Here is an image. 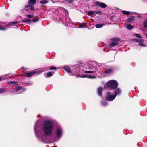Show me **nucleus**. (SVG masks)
<instances>
[{
    "label": "nucleus",
    "instance_id": "f257e3e1",
    "mask_svg": "<svg viewBox=\"0 0 147 147\" xmlns=\"http://www.w3.org/2000/svg\"><path fill=\"white\" fill-rule=\"evenodd\" d=\"M54 125L51 121L46 120L43 123L38 120L34 127L35 132L37 138L40 140L44 141L47 140L51 142H55L62 136L63 131L59 126L56 127L54 132Z\"/></svg>",
    "mask_w": 147,
    "mask_h": 147
},
{
    "label": "nucleus",
    "instance_id": "f03ea898",
    "mask_svg": "<svg viewBox=\"0 0 147 147\" xmlns=\"http://www.w3.org/2000/svg\"><path fill=\"white\" fill-rule=\"evenodd\" d=\"M109 89L113 90L117 88L118 85L117 82L115 80H111L105 85Z\"/></svg>",
    "mask_w": 147,
    "mask_h": 147
},
{
    "label": "nucleus",
    "instance_id": "7ed1b4c3",
    "mask_svg": "<svg viewBox=\"0 0 147 147\" xmlns=\"http://www.w3.org/2000/svg\"><path fill=\"white\" fill-rule=\"evenodd\" d=\"M49 69L48 68H42L40 70L38 71H32L30 72H26L25 73V74H26L27 77H30L36 74H39L43 72L48 70Z\"/></svg>",
    "mask_w": 147,
    "mask_h": 147
},
{
    "label": "nucleus",
    "instance_id": "20e7f679",
    "mask_svg": "<svg viewBox=\"0 0 147 147\" xmlns=\"http://www.w3.org/2000/svg\"><path fill=\"white\" fill-rule=\"evenodd\" d=\"M94 64L96 65V67H94L93 65H91L89 66L88 68L89 70L92 71H84L85 73H93L94 72H96L95 70L98 68V67L99 66V65L97 64V63L94 62Z\"/></svg>",
    "mask_w": 147,
    "mask_h": 147
},
{
    "label": "nucleus",
    "instance_id": "39448f33",
    "mask_svg": "<svg viewBox=\"0 0 147 147\" xmlns=\"http://www.w3.org/2000/svg\"><path fill=\"white\" fill-rule=\"evenodd\" d=\"M116 97V95H114L110 92L107 93L106 98L108 101H111L113 100Z\"/></svg>",
    "mask_w": 147,
    "mask_h": 147
},
{
    "label": "nucleus",
    "instance_id": "423d86ee",
    "mask_svg": "<svg viewBox=\"0 0 147 147\" xmlns=\"http://www.w3.org/2000/svg\"><path fill=\"white\" fill-rule=\"evenodd\" d=\"M79 64L76 65L72 67L73 70H74V72L75 73H76L78 71H80V70L82 68Z\"/></svg>",
    "mask_w": 147,
    "mask_h": 147
},
{
    "label": "nucleus",
    "instance_id": "0eeeda50",
    "mask_svg": "<svg viewBox=\"0 0 147 147\" xmlns=\"http://www.w3.org/2000/svg\"><path fill=\"white\" fill-rule=\"evenodd\" d=\"M96 4L103 8H105L107 7V5L106 4L102 2L100 3L97 2H96Z\"/></svg>",
    "mask_w": 147,
    "mask_h": 147
},
{
    "label": "nucleus",
    "instance_id": "6e6552de",
    "mask_svg": "<svg viewBox=\"0 0 147 147\" xmlns=\"http://www.w3.org/2000/svg\"><path fill=\"white\" fill-rule=\"evenodd\" d=\"M135 17L133 16H131L126 20V22L128 23H131L135 20Z\"/></svg>",
    "mask_w": 147,
    "mask_h": 147
},
{
    "label": "nucleus",
    "instance_id": "1a4fd4ad",
    "mask_svg": "<svg viewBox=\"0 0 147 147\" xmlns=\"http://www.w3.org/2000/svg\"><path fill=\"white\" fill-rule=\"evenodd\" d=\"M30 7H31L30 8V10H34V8L33 6H32V5H26L24 9V10L25 11H28L29 9H28V8Z\"/></svg>",
    "mask_w": 147,
    "mask_h": 147
},
{
    "label": "nucleus",
    "instance_id": "9d476101",
    "mask_svg": "<svg viewBox=\"0 0 147 147\" xmlns=\"http://www.w3.org/2000/svg\"><path fill=\"white\" fill-rule=\"evenodd\" d=\"M82 78L87 77L89 78H95L94 76H92L91 75H84L81 76Z\"/></svg>",
    "mask_w": 147,
    "mask_h": 147
},
{
    "label": "nucleus",
    "instance_id": "9b49d317",
    "mask_svg": "<svg viewBox=\"0 0 147 147\" xmlns=\"http://www.w3.org/2000/svg\"><path fill=\"white\" fill-rule=\"evenodd\" d=\"M36 2V0H29L28 3L30 5H34L35 4Z\"/></svg>",
    "mask_w": 147,
    "mask_h": 147
},
{
    "label": "nucleus",
    "instance_id": "f8f14e48",
    "mask_svg": "<svg viewBox=\"0 0 147 147\" xmlns=\"http://www.w3.org/2000/svg\"><path fill=\"white\" fill-rule=\"evenodd\" d=\"M103 90V88L102 87H99L97 89V92L98 95L101 96L102 95V92Z\"/></svg>",
    "mask_w": 147,
    "mask_h": 147
},
{
    "label": "nucleus",
    "instance_id": "ddd939ff",
    "mask_svg": "<svg viewBox=\"0 0 147 147\" xmlns=\"http://www.w3.org/2000/svg\"><path fill=\"white\" fill-rule=\"evenodd\" d=\"M54 73L53 72H49L48 73H45L44 74V76L46 77H49L51 76Z\"/></svg>",
    "mask_w": 147,
    "mask_h": 147
},
{
    "label": "nucleus",
    "instance_id": "4468645a",
    "mask_svg": "<svg viewBox=\"0 0 147 147\" xmlns=\"http://www.w3.org/2000/svg\"><path fill=\"white\" fill-rule=\"evenodd\" d=\"M63 68L65 70L67 71L68 72H71V70L70 67L69 66H64L63 67Z\"/></svg>",
    "mask_w": 147,
    "mask_h": 147
},
{
    "label": "nucleus",
    "instance_id": "2eb2a0df",
    "mask_svg": "<svg viewBox=\"0 0 147 147\" xmlns=\"http://www.w3.org/2000/svg\"><path fill=\"white\" fill-rule=\"evenodd\" d=\"M118 43L117 42H113L109 44V47H112L118 45Z\"/></svg>",
    "mask_w": 147,
    "mask_h": 147
},
{
    "label": "nucleus",
    "instance_id": "dca6fc26",
    "mask_svg": "<svg viewBox=\"0 0 147 147\" xmlns=\"http://www.w3.org/2000/svg\"><path fill=\"white\" fill-rule=\"evenodd\" d=\"M8 75V74H6L2 76H0V81L4 80L8 78L7 76Z\"/></svg>",
    "mask_w": 147,
    "mask_h": 147
},
{
    "label": "nucleus",
    "instance_id": "f3484780",
    "mask_svg": "<svg viewBox=\"0 0 147 147\" xmlns=\"http://www.w3.org/2000/svg\"><path fill=\"white\" fill-rule=\"evenodd\" d=\"M115 94L114 95H116V96L117 95L119 94L121 92V90L119 88L117 89L115 91Z\"/></svg>",
    "mask_w": 147,
    "mask_h": 147
},
{
    "label": "nucleus",
    "instance_id": "a211bd4d",
    "mask_svg": "<svg viewBox=\"0 0 147 147\" xmlns=\"http://www.w3.org/2000/svg\"><path fill=\"white\" fill-rule=\"evenodd\" d=\"M87 14L88 15L90 16L93 15L94 17L95 16V14L94 13V11H88Z\"/></svg>",
    "mask_w": 147,
    "mask_h": 147
},
{
    "label": "nucleus",
    "instance_id": "6ab92c4d",
    "mask_svg": "<svg viewBox=\"0 0 147 147\" xmlns=\"http://www.w3.org/2000/svg\"><path fill=\"white\" fill-rule=\"evenodd\" d=\"M105 24H96L95 25V27L97 28H100L102 27L104 25H105Z\"/></svg>",
    "mask_w": 147,
    "mask_h": 147
},
{
    "label": "nucleus",
    "instance_id": "aec40b11",
    "mask_svg": "<svg viewBox=\"0 0 147 147\" xmlns=\"http://www.w3.org/2000/svg\"><path fill=\"white\" fill-rule=\"evenodd\" d=\"M134 41H135L136 42H143L144 40L143 39H135L133 40Z\"/></svg>",
    "mask_w": 147,
    "mask_h": 147
},
{
    "label": "nucleus",
    "instance_id": "412c9836",
    "mask_svg": "<svg viewBox=\"0 0 147 147\" xmlns=\"http://www.w3.org/2000/svg\"><path fill=\"white\" fill-rule=\"evenodd\" d=\"M122 12L123 14L125 15H129L131 14L132 13L126 11H123Z\"/></svg>",
    "mask_w": 147,
    "mask_h": 147
},
{
    "label": "nucleus",
    "instance_id": "4be33fe9",
    "mask_svg": "<svg viewBox=\"0 0 147 147\" xmlns=\"http://www.w3.org/2000/svg\"><path fill=\"white\" fill-rule=\"evenodd\" d=\"M32 20L28 18L23 20L22 22H27L28 23H30L31 22Z\"/></svg>",
    "mask_w": 147,
    "mask_h": 147
},
{
    "label": "nucleus",
    "instance_id": "5701e85b",
    "mask_svg": "<svg viewBox=\"0 0 147 147\" xmlns=\"http://www.w3.org/2000/svg\"><path fill=\"white\" fill-rule=\"evenodd\" d=\"M126 27L129 30H131L133 28V26L131 24H128L127 25Z\"/></svg>",
    "mask_w": 147,
    "mask_h": 147
},
{
    "label": "nucleus",
    "instance_id": "b1692460",
    "mask_svg": "<svg viewBox=\"0 0 147 147\" xmlns=\"http://www.w3.org/2000/svg\"><path fill=\"white\" fill-rule=\"evenodd\" d=\"M113 71L112 69H110L106 70L105 73L107 74H109L112 73Z\"/></svg>",
    "mask_w": 147,
    "mask_h": 147
},
{
    "label": "nucleus",
    "instance_id": "393cba45",
    "mask_svg": "<svg viewBox=\"0 0 147 147\" xmlns=\"http://www.w3.org/2000/svg\"><path fill=\"white\" fill-rule=\"evenodd\" d=\"M18 22L17 21L12 22L10 23L9 25V26H13L17 24Z\"/></svg>",
    "mask_w": 147,
    "mask_h": 147
},
{
    "label": "nucleus",
    "instance_id": "a878e982",
    "mask_svg": "<svg viewBox=\"0 0 147 147\" xmlns=\"http://www.w3.org/2000/svg\"><path fill=\"white\" fill-rule=\"evenodd\" d=\"M48 3V1L46 0H42L40 2V3L43 5H44Z\"/></svg>",
    "mask_w": 147,
    "mask_h": 147
},
{
    "label": "nucleus",
    "instance_id": "bb28decb",
    "mask_svg": "<svg viewBox=\"0 0 147 147\" xmlns=\"http://www.w3.org/2000/svg\"><path fill=\"white\" fill-rule=\"evenodd\" d=\"M3 26H0V30H6L8 27H6L4 28L3 27Z\"/></svg>",
    "mask_w": 147,
    "mask_h": 147
},
{
    "label": "nucleus",
    "instance_id": "cd10ccee",
    "mask_svg": "<svg viewBox=\"0 0 147 147\" xmlns=\"http://www.w3.org/2000/svg\"><path fill=\"white\" fill-rule=\"evenodd\" d=\"M143 26L144 28H147V21L145 20L144 21Z\"/></svg>",
    "mask_w": 147,
    "mask_h": 147
},
{
    "label": "nucleus",
    "instance_id": "c85d7f7f",
    "mask_svg": "<svg viewBox=\"0 0 147 147\" xmlns=\"http://www.w3.org/2000/svg\"><path fill=\"white\" fill-rule=\"evenodd\" d=\"M17 83L16 82H14V81H9L8 82H7V83L8 84H16Z\"/></svg>",
    "mask_w": 147,
    "mask_h": 147
},
{
    "label": "nucleus",
    "instance_id": "c756f323",
    "mask_svg": "<svg viewBox=\"0 0 147 147\" xmlns=\"http://www.w3.org/2000/svg\"><path fill=\"white\" fill-rule=\"evenodd\" d=\"M120 40V39L119 38H114L112 39L113 41H119Z\"/></svg>",
    "mask_w": 147,
    "mask_h": 147
},
{
    "label": "nucleus",
    "instance_id": "7c9ffc66",
    "mask_svg": "<svg viewBox=\"0 0 147 147\" xmlns=\"http://www.w3.org/2000/svg\"><path fill=\"white\" fill-rule=\"evenodd\" d=\"M134 36H136V37H137L138 38H141L142 37V36H141V35H140V34H134Z\"/></svg>",
    "mask_w": 147,
    "mask_h": 147
},
{
    "label": "nucleus",
    "instance_id": "2f4dec72",
    "mask_svg": "<svg viewBox=\"0 0 147 147\" xmlns=\"http://www.w3.org/2000/svg\"><path fill=\"white\" fill-rule=\"evenodd\" d=\"M22 87H21L18 86L17 88H15V90L16 91H18L21 90Z\"/></svg>",
    "mask_w": 147,
    "mask_h": 147
},
{
    "label": "nucleus",
    "instance_id": "473e14b6",
    "mask_svg": "<svg viewBox=\"0 0 147 147\" xmlns=\"http://www.w3.org/2000/svg\"><path fill=\"white\" fill-rule=\"evenodd\" d=\"M26 16H27V17H28V18H33L34 16L33 15H31L30 14H27L26 15Z\"/></svg>",
    "mask_w": 147,
    "mask_h": 147
},
{
    "label": "nucleus",
    "instance_id": "72a5a7b5",
    "mask_svg": "<svg viewBox=\"0 0 147 147\" xmlns=\"http://www.w3.org/2000/svg\"><path fill=\"white\" fill-rule=\"evenodd\" d=\"M102 105L103 106H106L107 105V103L106 101H103L101 103Z\"/></svg>",
    "mask_w": 147,
    "mask_h": 147
},
{
    "label": "nucleus",
    "instance_id": "f704fd0d",
    "mask_svg": "<svg viewBox=\"0 0 147 147\" xmlns=\"http://www.w3.org/2000/svg\"><path fill=\"white\" fill-rule=\"evenodd\" d=\"M38 20L37 17H35L33 20V21L34 22H36Z\"/></svg>",
    "mask_w": 147,
    "mask_h": 147
},
{
    "label": "nucleus",
    "instance_id": "c9c22d12",
    "mask_svg": "<svg viewBox=\"0 0 147 147\" xmlns=\"http://www.w3.org/2000/svg\"><path fill=\"white\" fill-rule=\"evenodd\" d=\"M94 13H96L98 14H100L101 13V11H94Z\"/></svg>",
    "mask_w": 147,
    "mask_h": 147
},
{
    "label": "nucleus",
    "instance_id": "e433bc0d",
    "mask_svg": "<svg viewBox=\"0 0 147 147\" xmlns=\"http://www.w3.org/2000/svg\"><path fill=\"white\" fill-rule=\"evenodd\" d=\"M65 1L69 3H71L73 1V0H66Z\"/></svg>",
    "mask_w": 147,
    "mask_h": 147
},
{
    "label": "nucleus",
    "instance_id": "4c0bfd02",
    "mask_svg": "<svg viewBox=\"0 0 147 147\" xmlns=\"http://www.w3.org/2000/svg\"><path fill=\"white\" fill-rule=\"evenodd\" d=\"M5 92V90L2 88H0V94L4 93Z\"/></svg>",
    "mask_w": 147,
    "mask_h": 147
},
{
    "label": "nucleus",
    "instance_id": "58836bf2",
    "mask_svg": "<svg viewBox=\"0 0 147 147\" xmlns=\"http://www.w3.org/2000/svg\"><path fill=\"white\" fill-rule=\"evenodd\" d=\"M50 68L51 70H56V69L55 67L52 66L50 67Z\"/></svg>",
    "mask_w": 147,
    "mask_h": 147
},
{
    "label": "nucleus",
    "instance_id": "ea45409f",
    "mask_svg": "<svg viewBox=\"0 0 147 147\" xmlns=\"http://www.w3.org/2000/svg\"><path fill=\"white\" fill-rule=\"evenodd\" d=\"M138 45H139L142 46L144 47L145 46V45L142 43H140Z\"/></svg>",
    "mask_w": 147,
    "mask_h": 147
},
{
    "label": "nucleus",
    "instance_id": "a19ab883",
    "mask_svg": "<svg viewBox=\"0 0 147 147\" xmlns=\"http://www.w3.org/2000/svg\"><path fill=\"white\" fill-rule=\"evenodd\" d=\"M85 26H84V25H80V26H79V28H83V27H85Z\"/></svg>",
    "mask_w": 147,
    "mask_h": 147
},
{
    "label": "nucleus",
    "instance_id": "79ce46f5",
    "mask_svg": "<svg viewBox=\"0 0 147 147\" xmlns=\"http://www.w3.org/2000/svg\"><path fill=\"white\" fill-rule=\"evenodd\" d=\"M136 15H137V16L138 17H140V15L139 14V13H136Z\"/></svg>",
    "mask_w": 147,
    "mask_h": 147
},
{
    "label": "nucleus",
    "instance_id": "37998d69",
    "mask_svg": "<svg viewBox=\"0 0 147 147\" xmlns=\"http://www.w3.org/2000/svg\"><path fill=\"white\" fill-rule=\"evenodd\" d=\"M73 75V74H72L71 73L70 74V75L71 76L72 75Z\"/></svg>",
    "mask_w": 147,
    "mask_h": 147
},
{
    "label": "nucleus",
    "instance_id": "c03bdc74",
    "mask_svg": "<svg viewBox=\"0 0 147 147\" xmlns=\"http://www.w3.org/2000/svg\"><path fill=\"white\" fill-rule=\"evenodd\" d=\"M51 0L53 2V0Z\"/></svg>",
    "mask_w": 147,
    "mask_h": 147
}]
</instances>
